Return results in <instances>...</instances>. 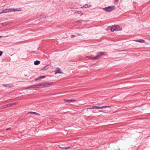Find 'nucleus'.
I'll use <instances>...</instances> for the list:
<instances>
[{
    "instance_id": "f257e3e1",
    "label": "nucleus",
    "mask_w": 150,
    "mask_h": 150,
    "mask_svg": "<svg viewBox=\"0 0 150 150\" xmlns=\"http://www.w3.org/2000/svg\"><path fill=\"white\" fill-rule=\"evenodd\" d=\"M21 9L20 8H19L18 9H16L13 8L6 9L0 12V14L3 13L11 12L12 11L15 12L16 11H21Z\"/></svg>"
},
{
    "instance_id": "f03ea898",
    "label": "nucleus",
    "mask_w": 150,
    "mask_h": 150,
    "mask_svg": "<svg viewBox=\"0 0 150 150\" xmlns=\"http://www.w3.org/2000/svg\"><path fill=\"white\" fill-rule=\"evenodd\" d=\"M103 10L107 12H110L112 11L115 9V6H110L108 7L103 8Z\"/></svg>"
},
{
    "instance_id": "7ed1b4c3",
    "label": "nucleus",
    "mask_w": 150,
    "mask_h": 150,
    "mask_svg": "<svg viewBox=\"0 0 150 150\" xmlns=\"http://www.w3.org/2000/svg\"><path fill=\"white\" fill-rule=\"evenodd\" d=\"M52 83H46V82H43L42 83L38 85V86H39V87H41V88H44L45 87H47L52 85Z\"/></svg>"
},
{
    "instance_id": "20e7f679",
    "label": "nucleus",
    "mask_w": 150,
    "mask_h": 150,
    "mask_svg": "<svg viewBox=\"0 0 150 150\" xmlns=\"http://www.w3.org/2000/svg\"><path fill=\"white\" fill-rule=\"evenodd\" d=\"M120 30H121V28L118 25L112 26L111 27V30L112 32Z\"/></svg>"
},
{
    "instance_id": "39448f33",
    "label": "nucleus",
    "mask_w": 150,
    "mask_h": 150,
    "mask_svg": "<svg viewBox=\"0 0 150 150\" xmlns=\"http://www.w3.org/2000/svg\"><path fill=\"white\" fill-rule=\"evenodd\" d=\"M104 54L103 52H100L99 53H98V54L95 57H93L92 58L91 57H86V58H88V59L89 58H91L92 59H96L100 57L101 56H102Z\"/></svg>"
},
{
    "instance_id": "423d86ee",
    "label": "nucleus",
    "mask_w": 150,
    "mask_h": 150,
    "mask_svg": "<svg viewBox=\"0 0 150 150\" xmlns=\"http://www.w3.org/2000/svg\"><path fill=\"white\" fill-rule=\"evenodd\" d=\"M55 74H56L58 73L62 74V72L61 70L59 68H57L54 71Z\"/></svg>"
},
{
    "instance_id": "0eeeda50",
    "label": "nucleus",
    "mask_w": 150,
    "mask_h": 150,
    "mask_svg": "<svg viewBox=\"0 0 150 150\" xmlns=\"http://www.w3.org/2000/svg\"><path fill=\"white\" fill-rule=\"evenodd\" d=\"M133 41L140 43H144L145 42L144 40H142V39H139L137 40H134Z\"/></svg>"
},
{
    "instance_id": "6e6552de",
    "label": "nucleus",
    "mask_w": 150,
    "mask_h": 150,
    "mask_svg": "<svg viewBox=\"0 0 150 150\" xmlns=\"http://www.w3.org/2000/svg\"><path fill=\"white\" fill-rule=\"evenodd\" d=\"M91 6V5H88V4H84L83 6L81 7V8H87L88 7H90Z\"/></svg>"
},
{
    "instance_id": "1a4fd4ad",
    "label": "nucleus",
    "mask_w": 150,
    "mask_h": 150,
    "mask_svg": "<svg viewBox=\"0 0 150 150\" xmlns=\"http://www.w3.org/2000/svg\"><path fill=\"white\" fill-rule=\"evenodd\" d=\"M45 78V76H40L38 78L36 79L35 80V81H36L38 80H40L41 79Z\"/></svg>"
},
{
    "instance_id": "9d476101",
    "label": "nucleus",
    "mask_w": 150,
    "mask_h": 150,
    "mask_svg": "<svg viewBox=\"0 0 150 150\" xmlns=\"http://www.w3.org/2000/svg\"><path fill=\"white\" fill-rule=\"evenodd\" d=\"M74 13L75 14L76 13L81 14V15H83V13L81 11H76L74 12Z\"/></svg>"
},
{
    "instance_id": "9b49d317",
    "label": "nucleus",
    "mask_w": 150,
    "mask_h": 150,
    "mask_svg": "<svg viewBox=\"0 0 150 150\" xmlns=\"http://www.w3.org/2000/svg\"><path fill=\"white\" fill-rule=\"evenodd\" d=\"M40 61L36 60L35 61L34 64L35 65H38L40 63Z\"/></svg>"
},
{
    "instance_id": "f8f14e48",
    "label": "nucleus",
    "mask_w": 150,
    "mask_h": 150,
    "mask_svg": "<svg viewBox=\"0 0 150 150\" xmlns=\"http://www.w3.org/2000/svg\"><path fill=\"white\" fill-rule=\"evenodd\" d=\"M64 101L66 102H71L73 101H75V100H67L66 99H64Z\"/></svg>"
},
{
    "instance_id": "ddd939ff",
    "label": "nucleus",
    "mask_w": 150,
    "mask_h": 150,
    "mask_svg": "<svg viewBox=\"0 0 150 150\" xmlns=\"http://www.w3.org/2000/svg\"><path fill=\"white\" fill-rule=\"evenodd\" d=\"M37 87H39V86H38V85H34L33 86H30V88H36Z\"/></svg>"
},
{
    "instance_id": "4468645a",
    "label": "nucleus",
    "mask_w": 150,
    "mask_h": 150,
    "mask_svg": "<svg viewBox=\"0 0 150 150\" xmlns=\"http://www.w3.org/2000/svg\"><path fill=\"white\" fill-rule=\"evenodd\" d=\"M98 107H99V106H94L90 108H89L88 109H94V108L99 109V108H98Z\"/></svg>"
},
{
    "instance_id": "2eb2a0df",
    "label": "nucleus",
    "mask_w": 150,
    "mask_h": 150,
    "mask_svg": "<svg viewBox=\"0 0 150 150\" xmlns=\"http://www.w3.org/2000/svg\"><path fill=\"white\" fill-rule=\"evenodd\" d=\"M9 23V22H7L5 23H1V24L3 26L6 25Z\"/></svg>"
},
{
    "instance_id": "dca6fc26",
    "label": "nucleus",
    "mask_w": 150,
    "mask_h": 150,
    "mask_svg": "<svg viewBox=\"0 0 150 150\" xmlns=\"http://www.w3.org/2000/svg\"><path fill=\"white\" fill-rule=\"evenodd\" d=\"M10 106L9 103L7 104V105H3V108H7V107H9Z\"/></svg>"
},
{
    "instance_id": "f3484780",
    "label": "nucleus",
    "mask_w": 150,
    "mask_h": 150,
    "mask_svg": "<svg viewBox=\"0 0 150 150\" xmlns=\"http://www.w3.org/2000/svg\"><path fill=\"white\" fill-rule=\"evenodd\" d=\"M29 112L32 114H35L37 115H39V113L34 112Z\"/></svg>"
},
{
    "instance_id": "a211bd4d",
    "label": "nucleus",
    "mask_w": 150,
    "mask_h": 150,
    "mask_svg": "<svg viewBox=\"0 0 150 150\" xmlns=\"http://www.w3.org/2000/svg\"><path fill=\"white\" fill-rule=\"evenodd\" d=\"M108 106L105 105V106H101V107H98V108H99V109L100 108H108Z\"/></svg>"
},
{
    "instance_id": "6ab92c4d",
    "label": "nucleus",
    "mask_w": 150,
    "mask_h": 150,
    "mask_svg": "<svg viewBox=\"0 0 150 150\" xmlns=\"http://www.w3.org/2000/svg\"><path fill=\"white\" fill-rule=\"evenodd\" d=\"M40 17V19H41L42 18H46V17L44 15H41Z\"/></svg>"
},
{
    "instance_id": "aec40b11",
    "label": "nucleus",
    "mask_w": 150,
    "mask_h": 150,
    "mask_svg": "<svg viewBox=\"0 0 150 150\" xmlns=\"http://www.w3.org/2000/svg\"><path fill=\"white\" fill-rule=\"evenodd\" d=\"M17 104V103H16V102L9 103L10 106L16 105Z\"/></svg>"
},
{
    "instance_id": "412c9836",
    "label": "nucleus",
    "mask_w": 150,
    "mask_h": 150,
    "mask_svg": "<svg viewBox=\"0 0 150 150\" xmlns=\"http://www.w3.org/2000/svg\"><path fill=\"white\" fill-rule=\"evenodd\" d=\"M30 87V86H28V87H26L25 88V89H29V88H31Z\"/></svg>"
},
{
    "instance_id": "4be33fe9",
    "label": "nucleus",
    "mask_w": 150,
    "mask_h": 150,
    "mask_svg": "<svg viewBox=\"0 0 150 150\" xmlns=\"http://www.w3.org/2000/svg\"><path fill=\"white\" fill-rule=\"evenodd\" d=\"M3 54V52L1 51H0V56H1Z\"/></svg>"
},
{
    "instance_id": "5701e85b",
    "label": "nucleus",
    "mask_w": 150,
    "mask_h": 150,
    "mask_svg": "<svg viewBox=\"0 0 150 150\" xmlns=\"http://www.w3.org/2000/svg\"><path fill=\"white\" fill-rule=\"evenodd\" d=\"M119 0H115V3H117L118 2Z\"/></svg>"
},
{
    "instance_id": "b1692460",
    "label": "nucleus",
    "mask_w": 150,
    "mask_h": 150,
    "mask_svg": "<svg viewBox=\"0 0 150 150\" xmlns=\"http://www.w3.org/2000/svg\"><path fill=\"white\" fill-rule=\"evenodd\" d=\"M70 148V147H64V148H63L65 149H69V148Z\"/></svg>"
},
{
    "instance_id": "393cba45",
    "label": "nucleus",
    "mask_w": 150,
    "mask_h": 150,
    "mask_svg": "<svg viewBox=\"0 0 150 150\" xmlns=\"http://www.w3.org/2000/svg\"><path fill=\"white\" fill-rule=\"evenodd\" d=\"M75 37V36L74 35H71V38H74Z\"/></svg>"
},
{
    "instance_id": "a878e982",
    "label": "nucleus",
    "mask_w": 150,
    "mask_h": 150,
    "mask_svg": "<svg viewBox=\"0 0 150 150\" xmlns=\"http://www.w3.org/2000/svg\"><path fill=\"white\" fill-rule=\"evenodd\" d=\"M11 130V129H10V128H7V129H6V130Z\"/></svg>"
},
{
    "instance_id": "bb28decb",
    "label": "nucleus",
    "mask_w": 150,
    "mask_h": 150,
    "mask_svg": "<svg viewBox=\"0 0 150 150\" xmlns=\"http://www.w3.org/2000/svg\"><path fill=\"white\" fill-rule=\"evenodd\" d=\"M47 66V65L45 66V67H44V69H45Z\"/></svg>"
},
{
    "instance_id": "cd10ccee",
    "label": "nucleus",
    "mask_w": 150,
    "mask_h": 150,
    "mask_svg": "<svg viewBox=\"0 0 150 150\" xmlns=\"http://www.w3.org/2000/svg\"><path fill=\"white\" fill-rule=\"evenodd\" d=\"M2 37V36H0V38H1V37Z\"/></svg>"
}]
</instances>
